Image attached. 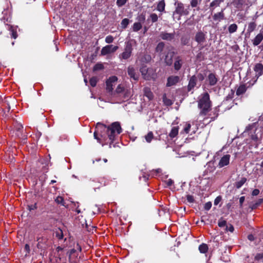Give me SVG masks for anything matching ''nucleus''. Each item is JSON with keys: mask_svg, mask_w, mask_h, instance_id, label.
Masks as SVG:
<instances>
[{"mask_svg": "<svg viewBox=\"0 0 263 263\" xmlns=\"http://www.w3.org/2000/svg\"><path fill=\"white\" fill-rule=\"evenodd\" d=\"M122 132L120 124L118 122L112 123L110 126L98 123L93 134L94 138L103 146L111 144L114 142L117 135Z\"/></svg>", "mask_w": 263, "mask_h": 263, "instance_id": "obj_1", "label": "nucleus"}, {"mask_svg": "<svg viewBox=\"0 0 263 263\" xmlns=\"http://www.w3.org/2000/svg\"><path fill=\"white\" fill-rule=\"evenodd\" d=\"M198 107L200 109L199 115L205 116L211 110L212 102L208 93L205 92L200 96L198 101Z\"/></svg>", "mask_w": 263, "mask_h": 263, "instance_id": "obj_2", "label": "nucleus"}, {"mask_svg": "<svg viewBox=\"0 0 263 263\" xmlns=\"http://www.w3.org/2000/svg\"><path fill=\"white\" fill-rule=\"evenodd\" d=\"M132 42H136L134 40H132L130 41L126 42L124 51L119 55V58L120 59L127 60L131 57L133 50Z\"/></svg>", "mask_w": 263, "mask_h": 263, "instance_id": "obj_3", "label": "nucleus"}, {"mask_svg": "<svg viewBox=\"0 0 263 263\" xmlns=\"http://www.w3.org/2000/svg\"><path fill=\"white\" fill-rule=\"evenodd\" d=\"M140 71L143 78L145 80H149L154 78V74L153 70L147 68L145 65H143L140 67Z\"/></svg>", "mask_w": 263, "mask_h": 263, "instance_id": "obj_4", "label": "nucleus"}, {"mask_svg": "<svg viewBox=\"0 0 263 263\" xmlns=\"http://www.w3.org/2000/svg\"><path fill=\"white\" fill-rule=\"evenodd\" d=\"M175 5H176V7L175 11L174 12V15L177 14L179 15V17H180L181 15H186L189 14V11L184 8V5L182 3H176Z\"/></svg>", "mask_w": 263, "mask_h": 263, "instance_id": "obj_5", "label": "nucleus"}, {"mask_svg": "<svg viewBox=\"0 0 263 263\" xmlns=\"http://www.w3.org/2000/svg\"><path fill=\"white\" fill-rule=\"evenodd\" d=\"M218 81L217 76L214 72L210 73L205 79V84L210 86H213L216 85Z\"/></svg>", "mask_w": 263, "mask_h": 263, "instance_id": "obj_6", "label": "nucleus"}, {"mask_svg": "<svg viewBox=\"0 0 263 263\" xmlns=\"http://www.w3.org/2000/svg\"><path fill=\"white\" fill-rule=\"evenodd\" d=\"M118 47L113 45H108L103 47L101 51V55H106L111 53H114L117 50Z\"/></svg>", "mask_w": 263, "mask_h": 263, "instance_id": "obj_7", "label": "nucleus"}, {"mask_svg": "<svg viewBox=\"0 0 263 263\" xmlns=\"http://www.w3.org/2000/svg\"><path fill=\"white\" fill-rule=\"evenodd\" d=\"M115 93L119 95L120 96H123L124 99L129 98L130 96L129 91L125 89L121 85H119L115 90Z\"/></svg>", "mask_w": 263, "mask_h": 263, "instance_id": "obj_8", "label": "nucleus"}, {"mask_svg": "<svg viewBox=\"0 0 263 263\" xmlns=\"http://www.w3.org/2000/svg\"><path fill=\"white\" fill-rule=\"evenodd\" d=\"M194 39L198 45H202L206 42V34L202 31H199L196 33Z\"/></svg>", "mask_w": 263, "mask_h": 263, "instance_id": "obj_9", "label": "nucleus"}, {"mask_svg": "<svg viewBox=\"0 0 263 263\" xmlns=\"http://www.w3.org/2000/svg\"><path fill=\"white\" fill-rule=\"evenodd\" d=\"M118 78L116 76L110 77L106 81V89L108 92H111L113 89V86L117 81Z\"/></svg>", "mask_w": 263, "mask_h": 263, "instance_id": "obj_10", "label": "nucleus"}, {"mask_svg": "<svg viewBox=\"0 0 263 263\" xmlns=\"http://www.w3.org/2000/svg\"><path fill=\"white\" fill-rule=\"evenodd\" d=\"M180 81V77L177 76H171L167 78L166 86L171 87L176 85Z\"/></svg>", "mask_w": 263, "mask_h": 263, "instance_id": "obj_11", "label": "nucleus"}, {"mask_svg": "<svg viewBox=\"0 0 263 263\" xmlns=\"http://www.w3.org/2000/svg\"><path fill=\"white\" fill-rule=\"evenodd\" d=\"M175 52L173 51L168 50L164 58V62L167 66H171L173 64V58L174 56Z\"/></svg>", "mask_w": 263, "mask_h": 263, "instance_id": "obj_12", "label": "nucleus"}, {"mask_svg": "<svg viewBox=\"0 0 263 263\" xmlns=\"http://www.w3.org/2000/svg\"><path fill=\"white\" fill-rule=\"evenodd\" d=\"M230 157L231 156L229 154H226L222 156L219 162L218 166L221 168L228 165L230 162Z\"/></svg>", "mask_w": 263, "mask_h": 263, "instance_id": "obj_13", "label": "nucleus"}, {"mask_svg": "<svg viewBox=\"0 0 263 263\" xmlns=\"http://www.w3.org/2000/svg\"><path fill=\"white\" fill-rule=\"evenodd\" d=\"M183 64V61L181 56H177L175 58L174 67L175 70H179Z\"/></svg>", "mask_w": 263, "mask_h": 263, "instance_id": "obj_14", "label": "nucleus"}, {"mask_svg": "<svg viewBox=\"0 0 263 263\" xmlns=\"http://www.w3.org/2000/svg\"><path fill=\"white\" fill-rule=\"evenodd\" d=\"M160 36L163 40L172 41L175 38V33H167L166 32H161L160 33Z\"/></svg>", "mask_w": 263, "mask_h": 263, "instance_id": "obj_15", "label": "nucleus"}, {"mask_svg": "<svg viewBox=\"0 0 263 263\" xmlns=\"http://www.w3.org/2000/svg\"><path fill=\"white\" fill-rule=\"evenodd\" d=\"M127 73L130 78L134 80H138L139 79V74L136 72V70L132 66H129L127 69Z\"/></svg>", "mask_w": 263, "mask_h": 263, "instance_id": "obj_16", "label": "nucleus"}, {"mask_svg": "<svg viewBox=\"0 0 263 263\" xmlns=\"http://www.w3.org/2000/svg\"><path fill=\"white\" fill-rule=\"evenodd\" d=\"M37 241V247L39 249H43L45 247V243L47 241V239L42 236H38L36 239Z\"/></svg>", "mask_w": 263, "mask_h": 263, "instance_id": "obj_17", "label": "nucleus"}, {"mask_svg": "<svg viewBox=\"0 0 263 263\" xmlns=\"http://www.w3.org/2000/svg\"><path fill=\"white\" fill-rule=\"evenodd\" d=\"M254 69L256 72V76L257 77H259L263 73V65L260 63L256 64L254 67Z\"/></svg>", "mask_w": 263, "mask_h": 263, "instance_id": "obj_18", "label": "nucleus"}, {"mask_svg": "<svg viewBox=\"0 0 263 263\" xmlns=\"http://www.w3.org/2000/svg\"><path fill=\"white\" fill-rule=\"evenodd\" d=\"M144 95L148 98L149 100H152L154 98V95L151 89L148 87H144L143 89Z\"/></svg>", "mask_w": 263, "mask_h": 263, "instance_id": "obj_19", "label": "nucleus"}, {"mask_svg": "<svg viewBox=\"0 0 263 263\" xmlns=\"http://www.w3.org/2000/svg\"><path fill=\"white\" fill-rule=\"evenodd\" d=\"M197 82V77L195 76H193L191 78L188 85L189 90H191L196 85Z\"/></svg>", "mask_w": 263, "mask_h": 263, "instance_id": "obj_20", "label": "nucleus"}, {"mask_svg": "<svg viewBox=\"0 0 263 263\" xmlns=\"http://www.w3.org/2000/svg\"><path fill=\"white\" fill-rule=\"evenodd\" d=\"M263 40V34L261 33L258 34L253 41V44L254 46L259 45Z\"/></svg>", "mask_w": 263, "mask_h": 263, "instance_id": "obj_21", "label": "nucleus"}, {"mask_svg": "<svg viewBox=\"0 0 263 263\" xmlns=\"http://www.w3.org/2000/svg\"><path fill=\"white\" fill-rule=\"evenodd\" d=\"M139 60L143 63H147L151 61V56L148 54H144L139 58Z\"/></svg>", "mask_w": 263, "mask_h": 263, "instance_id": "obj_22", "label": "nucleus"}, {"mask_svg": "<svg viewBox=\"0 0 263 263\" xmlns=\"http://www.w3.org/2000/svg\"><path fill=\"white\" fill-rule=\"evenodd\" d=\"M179 131V127L178 126H174L172 128L171 132L169 134V136L172 139L176 137L178 134Z\"/></svg>", "mask_w": 263, "mask_h": 263, "instance_id": "obj_23", "label": "nucleus"}, {"mask_svg": "<svg viewBox=\"0 0 263 263\" xmlns=\"http://www.w3.org/2000/svg\"><path fill=\"white\" fill-rule=\"evenodd\" d=\"M214 20L220 21L224 19V15L222 10L221 12L214 14L213 16Z\"/></svg>", "mask_w": 263, "mask_h": 263, "instance_id": "obj_24", "label": "nucleus"}, {"mask_svg": "<svg viewBox=\"0 0 263 263\" xmlns=\"http://www.w3.org/2000/svg\"><path fill=\"white\" fill-rule=\"evenodd\" d=\"M190 38L187 35H183L181 37V43L182 45H189Z\"/></svg>", "mask_w": 263, "mask_h": 263, "instance_id": "obj_25", "label": "nucleus"}, {"mask_svg": "<svg viewBox=\"0 0 263 263\" xmlns=\"http://www.w3.org/2000/svg\"><path fill=\"white\" fill-rule=\"evenodd\" d=\"M247 90V87L245 85H240L237 89L236 93L237 96L243 94Z\"/></svg>", "mask_w": 263, "mask_h": 263, "instance_id": "obj_26", "label": "nucleus"}, {"mask_svg": "<svg viewBox=\"0 0 263 263\" xmlns=\"http://www.w3.org/2000/svg\"><path fill=\"white\" fill-rule=\"evenodd\" d=\"M246 181H247L246 178L242 177L241 178V179L240 180L236 181L234 185L237 189H239L245 184V183L246 182Z\"/></svg>", "mask_w": 263, "mask_h": 263, "instance_id": "obj_27", "label": "nucleus"}, {"mask_svg": "<svg viewBox=\"0 0 263 263\" xmlns=\"http://www.w3.org/2000/svg\"><path fill=\"white\" fill-rule=\"evenodd\" d=\"M165 4L164 0L159 2L157 5V9L160 12H163L165 10Z\"/></svg>", "mask_w": 263, "mask_h": 263, "instance_id": "obj_28", "label": "nucleus"}, {"mask_svg": "<svg viewBox=\"0 0 263 263\" xmlns=\"http://www.w3.org/2000/svg\"><path fill=\"white\" fill-rule=\"evenodd\" d=\"M238 29V26L236 24H232L228 27V31L230 33L235 32Z\"/></svg>", "mask_w": 263, "mask_h": 263, "instance_id": "obj_29", "label": "nucleus"}, {"mask_svg": "<svg viewBox=\"0 0 263 263\" xmlns=\"http://www.w3.org/2000/svg\"><path fill=\"white\" fill-rule=\"evenodd\" d=\"M164 45L165 44L163 42L159 43L156 48V52L161 53L164 49Z\"/></svg>", "mask_w": 263, "mask_h": 263, "instance_id": "obj_30", "label": "nucleus"}, {"mask_svg": "<svg viewBox=\"0 0 263 263\" xmlns=\"http://www.w3.org/2000/svg\"><path fill=\"white\" fill-rule=\"evenodd\" d=\"M224 0H214L210 4V7L215 8L219 6L220 4L223 2Z\"/></svg>", "mask_w": 263, "mask_h": 263, "instance_id": "obj_31", "label": "nucleus"}, {"mask_svg": "<svg viewBox=\"0 0 263 263\" xmlns=\"http://www.w3.org/2000/svg\"><path fill=\"white\" fill-rule=\"evenodd\" d=\"M15 128L16 129V135L17 137H21L22 136V130L23 128V126L21 124H17Z\"/></svg>", "mask_w": 263, "mask_h": 263, "instance_id": "obj_32", "label": "nucleus"}, {"mask_svg": "<svg viewBox=\"0 0 263 263\" xmlns=\"http://www.w3.org/2000/svg\"><path fill=\"white\" fill-rule=\"evenodd\" d=\"M256 24L254 22H251L248 25L247 31L248 32L251 33L253 32L256 28Z\"/></svg>", "mask_w": 263, "mask_h": 263, "instance_id": "obj_33", "label": "nucleus"}, {"mask_svg": "<svg viewBox=\"0 0 263 263\" xmlns=\"http://www.w3.org/2000/svg\"><path fill=\"white\" fill-rule=\"evenodd\" d=\"M142 25L139 22L135 23L133 26V29L134 31L137 32L140 30L142 28Z\"/></svg>", "mask_w": 263, "mask_h": 263, "instance_id": "obj_34", "label": "nucleus"}, {"mask_svg": "<svg viewBox=\"0 0 263 263\" xmlns=\"http://www.w3.org/2000/svg\"><path fill=\"white\" fill-rule=\"evenodd\" d=\"M208 250V247L207 245L202 243L199 247V250L202 253H205Z\"/></svg>", "mask_w": 263, "mask_h": 263, "instance_id": "obj_35", "label": "nucleus"}, {"mask_svg": "<svg viewBox=\"0 0 263 263\" xmlns=\"http://www.w3.org/2000/svg\"><path fill=\"white\" fill-rule=\"evenodd\" d=\"M219 106H217L214 108V110L213 111V114L214 115V117H211V120L212 121L214 120L218 116V112L219 111Z\"/></svg>", "mask_w": 263, "mask_h": 263, "instance_id": "obj_36", "label": "nucleus"}, {"mask_svg": "<svg viewBox=\"0 0 263 263\" xmlns=\"http://www.w3.org/2000/svg\"><path fill=\"white\" fill-rule=\"evenodd\" d=\"M233 3L236 8H240L243 5V0H234Z\"/></svg>", "mask_w": 263, "mask_h": 263, "instance_id": "obj_37", "label": "nucleus"}, {"mask_svg": "<svg viewBox=\"0 0 263 263\" xmlns=\"http://www.w3.org/2000/svg\"><path fill=\"white\" fill-rule=\"evenodd\" d=\"M98 79L97 77H92L89 80V83H90V85L92 87L96 86L97 85V83L98 82Z\"/></svg>", "mask_w": 263, "mask_h": 263, "instance_id": "obj_38", "label": "nucleus"}, {"mask_svg": "<svg viewBox=\"0 0 263 263\" xmlns=\"http://www.w3.org/2000/svg\"><path fill=\"white\" fill-rule=\"evenodd\" d=\"M129 23V19L126 18H124L122 20V21L121 23V27L123 29H125L128 25Z\"/></svg>", "mask_w": 263, "mask_h": 263, "instance_id": "obj_39", "label": "nucleus"}, {"mask_svg": "<svg viewBox=\"0 0 263 263\" xmlns=\"http://www.w3.org/2000/svg\"><path fill=\"white\" fill-rule=\"evenodd\" d=\"M191 124L189 123H186L184 125V126L182 132L185 134H189L191 130Z\"/></svg>", "mask_w": 263, "mask_h": 263, "instance_id": "obj_40", "label": "nucleus"}, {"mask_svg": "<svg viewBox=\"0 0 263 263\" xmlns=\"http://www.w3.org/2000/svg\"><path fill=\"white\" fill-rule=\"evenodd\" d=\"M145 138L146 141L149 143L151 142L153 138V134L152 132H149L145 136Z\"/></svg>", "mask_w": 263, "mask_h": 263, "instance_id": "obj_41", "label": "nucleus"}, {"mask_svg": "<svg viewBox=\"0 0 263 263\" xmlns=\"http://www.w3.org/2000/svg\"><path fill=\"white\" fill-rule=\"evenodd\" d=\"M55 201L58 204H60L62 205H65V202L64 201L63 198L61 196H58L57 198L55 199Z\"/></svg>", "mask_w": 263, "mask_h": 263, "instance_id": "obj_42", "label": "nucleus"}, {"mask_svg": "<svg viewBox=\"0 0 263 263\" xmlns=\"http://www.w3.org/2000/svg\"><path fill=\"white\" fill-rule=\"evenodd\" d=\"M163 101L164 103L167 106L171 105L173 104L172 101L170 99L167 98L165 95L163 97Z\"/></svg>", "mask_w": 263, "mask_h": 263, "instance_id": "obj_43", "label": "nucleus"}, {"mask_svg": "<svg viewBox=\"0 0 263 263\" xmlns=\"http://www.w3.org/2000/svg\"><path fill=\"white\" fill-rule=\"evenodd\" d=\"M104 68V66L101 63H98L95 65L93 67V70L97 71L103 69Z\"/></svg>", "mask_w": 263, "mask_h": 263, "instance_id": "obj_44", "label": "nucleus"}, {"mask_svg": "<svg viewBox=\"0 0 263 263\" xmlns=\"http://www.w3.org/2000/svg\"><path fill=\"white\" fill-rule=\"evenodd\" d=\"M218 225L220 228L226 227V226L227 225V221L225 220L221 219L219 220Z\"/></svg>", "mask_w": 263, "mask_h": 263, "instance_id": "obj_45", "label": "nucleus"}, {"mask_svg": "<svg viewBox=\"0 0 263 263\" xmlns=\"http://www.w3.org/2000/svg\"><path fill=\"white\" fill-rule=\"evenodd\" d=\"M56 237L59 239H62L63 238V234L61 230L59 229L56 232Z\"/></svg>", "mask_w": 263, "mask_h": 263, "instance_id": "obj_46", "label": "nucleus"}, {"mask_svg": "<svg viewBox=\"0 0 263 263\" xmlns=\"http://www.w3.org/2000/svg\"><path fill=\"white\" fill-rule=\"evenodd\" d=\"M150 18L153 23H155L158 21V17L156 13H152L150 15Z\"/></svg>", "mask_w": 263, "mask_h": 263, "instance_id": "obj_47", "label": "nucleus"}, {"mask_svg": "<svg viewBox=\"0 0 263 263\" xmlns=\"http://www.w3.org/2000/svg\"><path fill=\"white\" fill-rule=\"evenodd\" d=\"M128 0H117L116 4L119 7H121L124 5Z\"/></svg>", "mask_w": 263, "mask_h": 263, "instance_id": "obj_48", "label": "nucleus"}, {"mask_svg": "<svg viewBox=\"0 0 263 263\" xmlns=\"http://www.w3.org/2000/svg\"><path fill=\"white\" fill-rule=\"evenodd\" d=\"M114 37L111 35H108L105 38V42L108 44L112 43L114 41Z\"/></svg>", "mask_w": 263, "mask_h": 263, "instance_id": "obj_49", "label": "nucleus"}, {"mask_svg": "<svg viewBox=\"0 0 263 263\" xmlns=\"http://www.w3.org/2000/svg\"><path fill=\"white\" fill-rule=\"evenodd\" d=\"M161 172V170L160 169H157L156 170H153L151 172V175L152 177L156 176L158 174L160 173Z\"/></svg>", "mask_w": 263, "mask_h": 263, "instance_id": "obj_50", "label": "nucleus"}, {"mask_svg": "<svg viewBox=\"0 0 263 263\" xmlns=\"http://www.w3.org/2000/svg\"><path fill=\"white\" fill-rule=\"evenodd\" d=\"M225 230L226 231H230L231 232H233L234 231V229L233 226L232 224H229L226 226Z\"/></svg>", "mask_w": 263, "mask_h": 263, "instance_id": "obj_51", "label": "nucleus"}, {"mask_svg": "<svg viewBox=\"0 0 263 263\" xmlns=\"http://www.w3.org/2000/svg\"><path fill=\"white\" fill-rule=\"evenodd\" d=\"M255 259L258 261L263 259V253L257 254L255 256Z\"/></svg>", "mask_w": 263, "mask_h": 263, "instance_id": "obj_52", "label": "nucleus"}, {"mask_svg": "<svg viewBox=\"0 0 263 263\" xmlns=\"http://www.w3.org/2000/svg\"><path fill=\"white\" fill-rule=\"evenodd\" d=\"M212 206V203L211 202H206L204 206V208L205 210L209 211Z\"/></svg>", "mask_w": 263, "mask_h": 263, "instance_id": "obj_53", "label": "nucleus"}, {"mask_svg": "<svg viewBox=\"0 0 263 263\" xmlns=\"http://www.w3.org/2000/svg\"><path fill=\"white\" fill-rule=\"evenodd\" d=\"M197 80H199L200 81H202L204 79V76L202 73H198L197 76Z\"/></svg>", "mask_w": 263, "mask_h": 263, "instance_id": "obj_54", "label": "nucleus"}, {"mask_svg": "<svg viewBox=\"0 0 263 263\" xmlns=\"http://www.w3.org/2000/svg\"><path fill=\"white\" fill-rule=\"evenodd\" d=\"M186 199H187V201L190 202V203H192L194 201V199L193 196H192V195H187Z\"/></svg>", "mask_w": 263, "mask_h": 263, "instance_id": "obj_55", "label": "nucleus"}, {"mask_svg": "<svg viewBox=\"0 0 263 263\" xmlns=\"http://www.w3.org/2000/svg\"><path fill=\"white\" fill-rule=\"evenodd\" d=\"M165 183L167 184V186L170 187L173 184L174 181L172 179H168V180L165 181Z\"/></svg>", "mask_w": 263, "mask_h": 263, "instance_id": "obj_56", "label": "nucleus"}, {"mask_svg": "<svg viewBox=\"0 0 263 263\" xmlns=\"http://www.w3.org/2000/svg\"><path fill=\"white\" fill-rule=\"evenodd\" d=\"M11 37L15 39L17 37V34L16 31L12 29V30H11Z\"/></svg>", "mask_w": 263, "mask_h": 263, "instance_id": "obj_57", "label": "nucleus"}, {"mask_svg": "<svg viewBox=\"0 0 263 263\" xmlns=\"http://www.w3.org/2000/svg\"><path fill=\"white\" fill-rule=\"evenodd\" d=\"M198 5V0H192L191 5L192 7H195Z\"/></svg>", "mask_w": 263, "mask_h": 263, "instance_id": "obj_58", "label": "nucleus"}, {"mask_svg": "<svg viewBox=\"0 0 263 263\" xmlns=\"http://www.w3.org/2000/svg\"><path fill=\"white\" fill-rule=\"evenodd\" d=\"M221 200V197L220 196L217 197L214 200V204L217 205L220 202Z\"/></svg>", "mask_w": 263, "mask_h": 263, "instance_id": "obj_59", "label": "nucleus"}, {"mask_svg": "<svg viewBox=\"0 0 263 263\" xmlns=\"http://www.w3.org/2000/svg\"><path fill=\"white\" fill-rule=\"evenodd\" d=\"M259 190H258V189H254L252 193V195L253 196H257V195H258L259 194Z\"/></svg>", "mask_w": 263, "mask_h": 263, "instance_id": "obj_60", "label": "nucleus"}, {"mask_svg": "<svg viewBox=\"0 0 263 263\" xmlns=\"http://www.w3.org/2000/svg\"><path fill=\"white\" fill-rule=\"evenodd\" d=\"M254 127V124H252L249 125L248 126H247L246 127V130L247 131H249L250 130H251L252 129H253Z\"/></svg>", "mask_w": 263, "mask_h": 263, "instance_id": "obj_61", "label": "nucleus"}, {"mask_svg": "<svg viewBox=\"0 0 263 263\" xmlns=\"http://www.w3.org/2000/svg\"><path fill=\"white\" fill-rule=\"evenodd\" d=\"M248 238L250 241H253L254 240V236L252 234H250L248 236Z\"/></svg>", "mask_w": 263, "mask_h": 263, "instance_id": "obj_62", "label": "nucleus"}, {"mask_svg": "<svg viewBox=\"0 0 263 263\" xmlns=\"http://www.w3.org/2000/svg\"><path fill=\"white\" fill-rule=\"evenodd\" d=\"M25 250L28 252L29 253V251H30V247H29V245L28 244H26L25 246Z\"/></svg>", "mask_w": 263, "mask_h": 263, "instance_id": "obj_63", "label": "nucleus"}, {"mask_svg": "<svg viewBox=\"0 0 263 263\" xmlns=\"http://www.w3.org/2000/svg\"><path fill=\"white\" fill-rule=\"evenodd\" d=\"M70 263H78V260L77 259H74L73 260L70 259Z\"/></svg>", "mask_w": 263, "mask_h": 263, "instance_id": "obj_64", "label": "nucleus"}]
</instances>
